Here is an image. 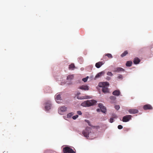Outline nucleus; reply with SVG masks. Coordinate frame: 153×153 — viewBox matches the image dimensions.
Instances as JSON below:
<instances>
[{"instance_id":"1","label":"nucleus","mask_w":153,"mask_h":153,"mask_svg":"<svg viewBox=\"0 0 153 153\" xmlns=\"http://www.w3.org/2000/svg\"><path fill=\"white\" fill-rule=\"evenodd\" d=\"M109 84L107 82H100L98 84L99 87H102V91L104 93H109V89L108 87L109 86Z\"/></svg>"},{"instance_id":"2","label":"nucleus","mask_w":153,"mask_h":153,"mask_svg":"<svg viewBox=\"0 0 153 153\" xmlns=\"http://www.w3.org/2000/svg\"><path fill=\"white\" fill-rule=\"evenodd\" d=\"M97 102L94 100H87L82 102L81 105L83 107H89L94 105Z\"/></svg>"},{"instance_id":"3","label":"nucleus","mask_w":153,"mask_h":153,"mask_svg":"<svg viewBox=\"0 0 153 153\" xmlns=\"http://www.w3.org/2000/svg\"><path fill=\"white\" fill-rule=\"evenodd\" d=\"M91 128L89 127H87L85 129L82 131V134L83 136L87 138L89 137V135L90 132H91Z\"/></svg>"},{"instance_id":"4","label":"nucleus","mask_w":153,"mask_h":153,"mask_svg":"<svg viewBox=\"0 0 153 153\" xmlns=\"http://www.w3.org/2000/svg\"><path fill=\"white\" fill-rule=\"evenodd\" d=\"M63 152L64 153H75L72 149L68 147H66L63 149Z\"/></svg>"},{"instance_id":"5","label":"nucleus","mask_w":153,"mask_h":153,"mask_svg":"<svg viewBox=\"0 0 153 153\" xmlns=\"http://www.w3.org/2000/svg\"><path fill=\"white\" fill-rule=\"evenodd\" d=\"M132 116L131 115H128L123 117L122 121L123 122H127L131 119Z\"/></svg>"},{"instance_id":"6","label":"nucleus","mask_w":153,"mask_h":153,"mask_svg":"<svg viewBox=\"0 0 153 153\" xmlns=\"http://www.w3.org/2000/svg\"><path fill=\"white\" fill-rule=\"evenodd\" d=\"M98 106L102 112L105 113L106 112V108L105 107L103 106L102 104L100 103L99 104Z\"/></svg>"},{"instance_id":"7","label":"nucleus","mask_w":153,"mask_h":153,"mask_svg":"<svg viewBox=\"0 0 153 153\" xmlns=\"http://www.w3.org/2000/svg\"><path fill=\"white\" fill-rule=\"evenodd\" d=\"M51 102L48 101L46 102L45 104V108L46 110H49L51 109Z\"/></svg>"},{"instance_id":"8","label":"nucleus","mask_w":153,"mask_h":153,"mask_svg":"<svg viewBox=\"0 0 153 153\" xmlns=\"http://www.w3.org/2000/svg\"><path fill=\"white\" fill-rule=\"evenodd\" d=\"M79 88L82 90H88L89 89L88 86L87 85H82L79 86Z\"/></svg>"},{"instance_id":"9","label":"nucleus","mask_w":153,"mask_h":153,"mask_svg":"<svg viewBox=\"0 0 153 153\" xmlns=\"http://www.w3.org/2000/svg\"><path fill=\"white\" fill-rule=\"evenodd\" d=\"M143 109L145 110H152L153 109L152 106L149 104H146L144 105Z\"/></svg>"},{"instance_id":"10","label":"nucleus","mask_w":153,"mask_h":153,"mask_svg":"<svg viewBox=\"0 0 153 153\" xmlns=\"http://www.w3.org/2000/svg\"><path fill=\"white\" fill-rule=\"evenodd\" d=\"M128 112L131 114H134L138 112V110L136 109H130L128 111Z\"/></svg>"},{"instance_id":"11","label":"nucleus","mask_w":153,"mask_h":153,"mask_svg":"<svg viewBox=\"0 0 153 153\" xmlns=\"http://www.w3.org/2000/svg\"><path fill=\"white\" fill-rule=\"evenodd\" d=\"M55 98L56 102L58 103H59L60 102L59 101L61 100L60 95L58 94L56 95Z\"/></svg>"},{"instance_id":"12","label":"nucleus","mask_w":153,"mask_h":153,"mask_svg":"<svg viewBox=\"0 0 153 153\" xmlns=\"http://www.w3.org/2000/svg\"><path fill=\"white\" fill-rule=\"evenodd\" d=\"M105 73L104 71H102L98 73L97 74L95 77V79L99 78V77L103 75Z\"/></svg>"},{"instance_id":"13","label":"nucleus","mask_w":153,"mask_h":153,"mask_svg":"<svg viewBox=\"0 0 153 153\" xmlns=\"http://www.w3.org/2000/svg\"><path fill=\"white\" fill-rule=\"evenodd\" d=\"M120 94V91L118 90H116L114 91L113 93L112 94L115 96H118Z\"/></svg>"},{"instance_id":"14","label":"nucleus","mask_w":153,"mask_h":153,"mask_svg":"<svg viewBox=\"0 0 153 153\" xmlns=\"http://www.w3.org/2000/svg\"><path fill=\"white\" fill-rule=\"evenodd\" d=\"M90 98V97L88 96H82L81 97L78 96L77 97V98L79 100H82L84 99H89Z\"/></svg>"},{"instance_id":"15","label":"nucleus","mask_w":153,"mask_h":153,"mask_svg":"<svg viewBox=\"0 0 153 153\" xmlns=\"http://www.w3.org/2000/svg\"><path fill=\"white\" fill-rule=\"evenodd\" d=\"M67 109V107L65 106L61 107L59 111V113L60 111L62 112H65L66 111Z\"/></svg>"},{"instance_id":"16","label":"nucleus","mask_w":153,"mask_h":153,"mask_svg":"<svg viewBox=\"0 0 153 153\" xmlns=\"http://www.w3.org/2000/svg\"><path fill=\"white\" fill-rule=\"evenodd\" d=\"M103 63L102 62H99L95 64V66L97 68H99L102 65Z\"/></svg>"},{"instance_id":"17","label":"nucleus","mask_w":153,"mask_h":153,"mask_svg":"<svg viewBox=\"0 0 153 153\" xmlns=\"http://www.w3.org/2000/svg\"><path fill=\"white\" fill-rule=\"evenodd\" d=\"M124 71V69L120 67H118L116 68L115 70L114 71L115 72H119L120 71Z\"/></svg>"},{"instance_id":"18","label":"nucleus","mask_w":153,"mask_h":153,"mask_svg":"<svg viewBox=\"0 0 153 153\" xmlns=\"http://www.w3.org/2000/svg\"><path fill=\"white\" fill-rule=\"evenodd\" d=\"M140 62L139 59L135 57L134 60L133 62L134 64H138Z\"/></svg>"},{"instance_id":"19","label":"nucleus","mask_w":153,"mask_h":153,"mask_svg":"<svg viewBox=\"0 0 153 153\" xmlns=\"http://www.w3.org/2000/svg\"><path fill=\"white\" fill-rule=\"evenodd\" d=\"M75 68L74 63H71L69 66L68 68L70 70H73Z\"/></svg>"},{"instance_id":"20","label":"nucleus","mask_w":153,"mask_h":153,"mask_svg":"<svg viewBox=\"0 0 153 153\" xmlns=\"http://www.w3.org/2000/svg\"><path fill=\"white\" fill-rule=\"evenodd\" d=\"M117 117L115 114L113 115V117L111 118L109 120V122L111 123H112L114 122V118H117Z\"/></svg>"},{"instance_id":"21","label":"nucleus","mask_w":153,"mask_h":153,"mask_svg":"<svg viewBox=\"0 0 153 153\" xmlns=\"http://www.w3.org/2000/svg\"><path fill=\"white\" fill-rule=\"evenodd\" d=\"M74 77L73 75H69L67 78V80H71L73 79Z\"/></svg>"},{"instance_id":"22","label":"nucleus","mask_w":153,"mask_h":153,"mask_svg":"<svg viewBox=\"0 0 153 153\" xmlns=\"http://www.w3.org/2000/svg\"><path fill=\"white\" fill-rule=\"evenodd\" d=\"M132 64V62L130 61H128L126 63V65L128 67H130L131 66Z\"/></svg>"},{"instance_id":"23","label":"nucleus","mask_w":153,"mask_h":153,"mask_svg":"<svg viewBox=\"0 0 153 153\" xmlns=\"http://www.w3.org/2000/svg\"><path fill=\"white\" fill-rule=\"evenodd\" d=\"M74 114L73 112L69 113L67 115V117L68 118H70Z\"/></svg>"},{"instance_id":"24","label":"nucleus","mask_w":153,"mask_h":153,"mask_svg":"<svg viewBox=\"0 0 153 153\" xmlns=\"http://www.w3.org/2000/svg\"><path fill=\"white\" fill-rule=\"evenodd\" d=\"M128 53V51H125L123 53L121 54V56L122 57H123L125 56Z\"/></svg>"},{"instance_id":"25","label":"nucleus","mask_w":153,"mask_h":153,"mask_svg":"<svg viewBox=\"0 0 153 153\" xmlns=\"http://www.w3.org/2000/svg\"><path fill=\"white\" fill-rule=\"evenodd\" d=\"M85 121L88 123V124L89 126H90L91 127H94V126H93L91 125L89 120H85Z\"/></svg>"},{"instance_id":"26","label":"nucleus","mask_w":153,"mask_h":153,"mask_svg":"<svg viewBox=\"0 0 153 153\" xmlns=\"http://www.w3.org/2000/svg\"><path fill=\"white\" fill-rule=\"evenodd\" d=\"M105 56H107L109 58H113L112 55L110 53H107L105 54Z\"/></svg>"},{"instance_id":"27","label":"nucleus","mask_w":153,"mask_h":153,"mask_svg":"<svg viewBox=\"0 0 153 153\" xmlns=\"http://www.w3.org/2000/svg\"><path fill=\"white\" fill-rule=\"evenodd\" d=\"M110 99L111 100H114L116 99V98L114 96H111L110 97Z\"/></svg>"},{"instance_id":"28","label":"nucleus","mask_w":153,"mask_h":153,"mask_svg":"<svg viewBox=\"0 0 153 153\" xmlns=\"http://www.w3.org/2000/svg\"><path fill=\"white\" fill-rule=\"evenodd\" d=\"M88 78V76L85 78H83L82 79V80L84 82H85L87 81Z\"/></svg>"},{"instance_id":"29","label":"nucleus","mask_w":153,"mask_h":153,"mask_svg":"<svg viewBox=\"0 0 153 153\" xmlns=\"http://www.w3.org/2000/svg\"><path fill=\"white\" fill-rule=\"evenodd\" d=\"M107 75L108 76H113V74L111 72H108L107 73Z\"/></svg>"},{"instance_id":"30","label":"nucleus","mask_w":153,"mask_h":153,"mask_svg":"<svg viewBox=\"0 0 153 153\" xmlns=\"http://www.w3.org/2000/svg\"><path fill=\"white\" fill-rule=\"evenodd\" d=\"M114 108L116 110H118L120 108V107L119 105H116L115 106Z\"/></svg>"},{"instance_id":"31","label":"nucleus","mask_w":153,"mask_h":153,"mask_svg":"<svg viewBox=\"0 0 153 153\" xmlns=\"http://www.w3.org/2000/svg\"><path fill=\"white\" fill-rule=\"evenodd\" d=\"M78 117V115H76L72 117V118L74 120L76 119Z\"/></svg>"},{"instance_id":"32","label":"nucleus","mask_w":153,"mask_h":153,"mask_svg":"<svg viewBox=\"0 0 153 153\" xmlns=\"http://www.w3.org/2000/svg\"><path fill=\"white\" fill-rule=\"evenodd\" d=\"M122 78H123V76H122V75H121V74L118 75V76L117 77V78L118 79H122Z\"/></svg>"},{"instance_id":"33","label":"nucleus","mask_w":153,"mask_h":153,"mask_svg":"<svg viewBox=\"0 0 153 153\" xmlns=\"http://www.w3.org/2000/svg\"><path fill=\"white\" fill-rule=\"evenodd\" d=\"M123 128V126H122V125H119L118 126V128L119 129H122Z\"/></svg>"},{"instance_id":"34","label":"nucleus","mask_w":153,"mask_h":153,"mask_svg":"<svg viewBox=\"0 0 153 153\" xmlns=\"http://www.w3.org/2000/svg\"><path fill=\"white\" fill-rule=\"evenodd\" d=\"M77 114H78L79 115H81L82 114V113L81 112V111H77Z\"/></svg>"},{"instance_id":"35","label":"nucleus","mask_w":153,"mask_h":153,"mask_svg":"<svg viewBox=\"0 0 153 153\" xmlns=\"http://www.w3.org/2000/svg\"><path fill=\"white\" fill-rule=\"evenodd\" d=\"M110 78L108 76H107L106 77V79L108 80H110Z\"/></svg>"},{"instance_id":"36","label":"nucleus","mask_w":153,"mask_h":153,"mask_svg":"<svg viewBox=\"0 0 153 153\" xmlns=\"http://www.w3.org/2000/svg\"><path fill=\"white\" fill-rule=\"evenodd\" d=\"M97 112H99V111H100V109L97 108Z\"/></svg>"},{"instance_id":"37","label":"nucleus","mask_w":153,"mask_h":153,"mask_svg":"<svg viewBox=\"0 0 153 153\" xmlns=\"http://www.w3.org/2000/svg\"><path fill=\"white\" fill-rule=\"evenodd\" d=\"M80 94V93H78V95H79V94Z\"/></svg>"}]
</instances>
